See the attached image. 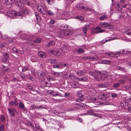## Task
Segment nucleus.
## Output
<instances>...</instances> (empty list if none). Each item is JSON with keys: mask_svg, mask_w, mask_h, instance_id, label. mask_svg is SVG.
<instances>
[{"mask_svg": "<svg viewBox=\"0 0 131 131\" xmlns=\"http://www.w3.org/2000/svg\"><path fill=\"white\" fill-rule=\"evenodd\" d=\"M69 26L67 25L64 26L62 25L61 26L60 29L62 30L60 33V35L62 37L67 36L69 35V31L67 30V28H68Z\"/></svg>", "mask_w": 131, "mask_h": 131, "instance_id": "f257e3e1", "label": "nucleus"}, {"mask_svg": "<svg viewBox=\"0 0 131 131\" xmlns=\"http://www.w3.org/2000/svg\"><path fill=\"white\" fill-rule=\"evenodd\" d=\"M59 50V49H58L57 48H54L53 50L51 51L50 53L51 54L54 55L60 53V55H64L66 51V49H64L63 50Z\"/></svg>", "mask_w": 131, "mask_h": 131, "instance_id": "f03ea898", "label": "nucleus"}, {"mask_svg": "<svg viewBox=\"0 0 131 131\" xmlns=\"http://www.w3.org/2000/svg\"><path fill=\"white\" fill-rule=\"evenodd\" d=\"M100 26L103 28L110 29L113 28V26L110 23L107 22H102L100 23Z\"/></svg>", "mask_w": 131, "mask_h": 131, "instance_id": "7ed1b4c3", "label": "nucleus"}, {"mask_svg": "<svg viewBox=\"0 0 131 131\" xmlns=\"http://www.w3.org/2000/svg\"><path fill=\"white\" fill-rule=\"evenodd\" d=\"M21 15L20 13L16 12L15 11H10L8 12L7 13V15L9 17H13L14 15L16 16H20Z\"/></svg>", "mask_w": 131, "mask_h": 131, "instance_id": "20e7f679", "label": "nucleus"}, {"mask_svg": "<svg viewBox=\"0 0 131 131\" xmlns=\"http://www.w3.org/2000/svg\"><path fill=\"white\" fill-rule=\"evenodd\" d=\"M107 97L106 93H99L98 95V98L99 99L104 101H106Z\"/></svg>", "mask_w": 131, "mask_h": 131, "instance_id": "39448f33", "label": "nucleus"}, {"mask_svg": "<svg viewBox=\"0 0 131 131\" xmlns=\"http://www.w3.org/2000/svg\"><path fill=\"white\" fill-rule=\"evenodd\" d=\"M37 9L42 14L45 15L47 13V12L44 7L40 5H39L38 6Z\"/></svg>", "mask_w": 131, "mask_h": 131, "instance_id": "423d86ee", "label": "nucleus"}, {"mask_svg": "<svg viewBox=\"0 0 131 131\" xmlns=\"http://www.w3.org/2000/svg\"><path fill=\"white\" fill-rule=\"evenodd\" d=\"M15 5L19 8H21L24 7V5L21 0H15Z\"/></svg>", "mask_w": 131, "mask_h": 131, "instance_id": "0eeeda50", "label": "nucleus"}, {"mask_svg": "<svg viewBox=\"0 0 131 131\" xmlns=\"http://www.w3.org/2000/svg\"><path fill=\"white\" fill-rule=\"evenodd\" d=\"M87 98L88 99H90V100L89 101V102H92L96 105H98V102L96 101V98L95 97H91L90 96H88Z\"/></svg>", "mask_w": 131, "mask_h": 131, "instance_id": "6e6552de", "label": "nucleus"}, {"mask_svg": "<svg viewBox=\"0 0 131 131\" xmlns=\"http://www.w3.org/2000/svg\"><path fill=\"white\" fill-rule=\"evenodd\" d=\"M8 110L10 115H12L13 117H14L15 116V112H16L15 109L8 108Z\"/></svg>", "mask_w": 131, "mask_h": 131, "instance_id": "1a4fd4ad", "label": "nucleus"}, {"mask_svg": "<svg viewBox=\"0 0 131 131\" xmlns=\"http://www.w3.org/2000/svg\"><path fill=\"white\" fill-rule=\"evenodd\" d=\"M105 31L104 30L100 29L99 27H96L94 29L95 32L96 33L102 32Z\"/></svg>", "mask_w": 131, "mask_h": 131, "instance_id": "9d476101", "label": "nucleus"}, {"mask_svg": "<svg viewBox=\"0 0 131 131\" xmlns=\"http://www.w3.org/2000/svg\"><path fill=\"white\" fill-rule=\"evenodd\" d=\"M70 84L73 88H75L78 85V82L75 80H73L70 82Z\"/></svg>", "mask_w": 131, "mask_h": 131, "instance_id": "9b49d317", "label": "nucleus"}, {"mask_svg": "<svg viewBox=\"0 0 131 131\" xmlns=\"http://www.w3.org/2000/svg\"><path fill=\"white\" fill-rule=\"evenodd\" d=\"M125 34L128 37L129 36L131 37V28L128 29L124 32Z\"/></svg>", "mask_w": 131, "mask_h": 131, "instance_id": "f8f14e48", "label": "nucleus"}, {"mask_svg": "<svg viewBox=\"0 0 131 131\" xmlns=\"http://www.w3.org/2000/svg\"><path fill=\"white\" fill-rule=\"evenodd\" d=\"M81 10L82 11L86 10L88 6L84 3H81Z\"/></svg>", "mask_w": 131, "mask_h": 131, "instance_id": "ddd939ff", "label": "nucleus"}, {"mask_svg": "<svg viewBox=\"0 0 131 131\" xmlns=\"http://www.w3.org/2000/svg\"><path fill=\"white\" fill-rule=\"evenodd\" d=\"M80 93L78 92L77 94V95L80 98L76 100V101L78 102H80L83 101V95L82 94H79Z\"/></svg>", "mask_w": 131, "mask_h": 131, "instance_id": "4468645a", "label": "nucleus"}, {"mask_svg": "<svg viewBox=\"0 0 131 131\" xmlns=\"http://www.w3.org/2000/svg\"><path fill=\"white\" fill-rule=\"evenodd\" d=\"M108 84L107 83H100L99 84L98 87L99 88H106L108 87Z\"/></svg>", "mask_w": 131, "mask_h": 131, "instance_id": "2eb2a0df", "label": "nucleus"}, {"mask_svg": "<svg viewBox=\"0 0 131 131\" xmlns=\"http://www.w3.org/2000/svg\"><path fill=\"white\" fill-rule=\"evenodd\" d=\"M86 112L84 113L81 115H91L93 113V111L92 110H85Z\"/></svg>", "mask_w": 131, "mask_h": 131, "instance_id": "dca6fc26", "label": "nucleus"}, {"mask_svg": "<svg viewBox=\"0 0 131 131\" xmlns=\"http://www.w3.org/2000/svg\"><path fill=\"white\" fill-rule=\"evenodd\" d=\"M47 62H49L51 64L56 63L57 62V60L55 59H49L47 60Z\"/></svg>", "mask_w": 131, "mask_h": 131, "instance_id": "f3484780", "label": "nucleus"}, {"mask_svg": "<svg viewBox=\"0 0 131 131\" xmlns=\"http://www.w3.org/2000/svg\"><path fill=\"white\" fill-rule=\"evenodd\" d=\"M107 54L110 57L116 58L118 57V54L116 52V53H113L112 52H109L107 53Z\"/></svg>", "mask_w": 131, "mask_h": 131, "instance_id": "a211bd4d", "label": "nucleus"}, {"mask_svg": "<svg viewBox=\"0 0 131 131\" xmlns=\"http://www.w3.org/2000/svg\"><path fill=\"white\" fill-rule=\"evenodd\" d=\"M86 71L85 70H83L82 71H79L77 72V74L79 76H83V74L85 73Z\"/></svg>", "mask_w": 131, "mask_h": 131, "instance_id": "6ab92c4d", "label": "nucleus"}, {"mask_svg": "<svg viewBox=\"0 0 131 131\" xmlns=\"http://www.w3.org/2000/svg\"><path fill=\"white\" fill-rule=\"evenodd\" d=\"M87 58L90 61H94L97 60L98 59V58L96 56H93L91 57H87Z\"/></svg>", "mask_w": 131, "mask_h": 131, "instance_id": "aec40b11", "label": "nucleus"}, {"mask_svg": "<svg viewBox=\"0 0 131 131\" xmlns=\"http://www.w3.org/2000/svg\"><path fill=\"white\" fill-rule=\"evenodd\" d=\"M110 62V61L108 60H103L99 61L100 63L104 64H108Z\"/></svg>", "mask_w": 131, "mask_h": 131, "instance_id": "412c9836", "label": "nucleus"}, {"mask_svg": "<svg viewBox=\"0 0 131 131\" xmlns=\"http://www.w3.org/2000/svg\"><path fill=\"white\" fill-rule=\"evenodd\" d=\"M33 0H27L26 4L29 6H32L33 5Z\"/></svg>", "mask_w": 131, "mask_h": 131, "instance_id": "4be33fe9", "label": "nucleus"}, {"mask_svg": "<svg viewBox=\"0 0 131 131\" xmlns=\"http://www.w3.org/2000/svg\"><path fill=\"white\" fill-rule=\"evenodd\" d=\"M38 54L39 56L41 57L45 58L46 57L45 53L42 51H39L38 53Z\"/></svg>", "mask_w": 131, "mask_h": 131, "instance_id": "5701e85b", "label": "nucleus"}, {"mask_svg": "<svg viewBox=\"0 0 131 131\" xmlns=\"http://www.w3.org/2000/svg\"><path fill=\"white\" fill-rule=\"evenodd\" d=\"M55 43V42L53 40H51L49 42L47 45L48 46H50L52 45H54Z\"/></svg>", "mask_w": 131, "mask_h": 131, "instance_id": "b1692460", "label": "nucleus"}, {"mask_svg": "<svg viewBox=\"0 0 131 131\" xmlns=\"http://www.w3.org/2000/svg\"><path fill=\"white\" fill-rule=\"evenodd\" d=\"M53 93L52 96H61V94L58 92H56L53 91L52 92Z\"/></svg>", "mask_w": 131, "mask_h": 131, "instance_id": "393cba45", "label": "nucleus"}, {"mask_svg": "<svg viewBox=\"0 0 131 131\" xmlns=\"http://www.w3.org/2000/svg\"><path fill=\"white\" fill-rule=\"evenodd\" d=\"M89 28V26L87 25H85L83 28L82 29L84 32L85 34H86L88 29Z\"/></svg>", "mask_w": 131, "mask_h": 131, "instance_id": "a878e982", "label": "nucleus"}, {"mask_svg": "<svg viewBox=\"0 0 131 131\" xmlns=\"http://www.w3.org/2000/svg\"><path fill=\"white\" fill-rule=\"evenodd\" d=\"M107 15H104L100 16L99 18V19L100 20H103L107 19Z\"/></svg>", "mask_w": 131, "mask_h": 131, "instance_id": "bb28decb", "label": "nucleus"}, {"mask_svg": "<svg viewBox=\"0 0 131 131\" xmlns=\"http://www.w3.org/2000/svg\"><path fill=\"white\" fill-rule=\"evenodd\" d=\"M19 107L22 109H24L25 111L24 104L21 102H20L19 104Z\"/></svg>", "mask_w": 131, "mask_h": 131, "instance_id": "cd10ccee", "label": "nucleus"}, {"mask_svg": "<svg viewBox=\"0 0 131 131\" xmlns=\"http://www.w3.org/2000/svg\"><path fill=\"white\" fill-rule=\"evenodd\" d=\"M116 38H117L116 37H114L113 38H111L110 39H108L107 40H105V41H101V43H105L111 40H113L115 39H116Z\"/></svg>", "mask_w": 131, "mask_h": 131, "instance_id": "c85d7f7f", "label": "nucleus"}, {"mask_svg": "<svg viewBox=\"0 0 131 131\" xmlns=\"http://www.w3.org/2000/svg\"><path fill=\"white\" fill-rule=\"evenodd\" d=\"M81 3L77 4L75 5V7L78 10H81Z\"/></svg>", "mask_w": 131, "mask_h": 131, "instance_id": "c756f323", "label": "nucleus"}, {"mask_svg": "<svg viewBox=\"0 0 131 131\" xmlns=\"http://www.w3.org/2000/svg\"><path fill=\"white\" fill-rule=\"evenodd\" d=\"M89 90L92 92L93 95L95 94L96 93V90L94 88L90 89Z\"/></svg>", "mask_w": 131, "mask_h": 131, "instance_id": "7c9ffc66", "label": "nucleus"}, {"mask_svg": "<svg viewBox=\"0 0 131 131\" xmlns=\"http://www.w3.org/2000/svg\"><path fill=\"white\" fill-rule=\"evenodd\" d=\"M47 14L51 16L54 14V13L50 10H48L47 12Z\"/></svg>", "mask_w": 131, "mask_h": 131, "instance_id": "2f4dec72", "label": "nucleus"}, {"mask_svg": "<svg viewBox=\"0 0 131 131\" xmlns=\"http://www.w3.org/2000/svg\"><path fill=\"white\" fill-rule=\"evenodd\" d=\"M53 68H57L59 69H61V68H63V67H61L59 65L55 64V65H53Z\"/></svg>", "mask_w": 131, "mask_h": 131, "instance_id": "473e14b6", "label": "nucleus"}, {"mask_svg": "<svg viewBox=\"0 0 131 131\" xmlns=\"http://www.w3.org/2000/svg\"><path fill=\"white\" fill-rule=\"evenodd\" d=\"M117 69L119 70H122L124 71H126V70L124 68H123L119 66H118L117 67Z\"/></svg>", "mask_w": 131, "mask_h": 131, "instance_id": "72a5a7b5", "label": "nucleus"}, {"mask_svg": "<svg viewBox=\"0 0 131 131\" xmlns=\"http://www.w3.org/2000/svg\"><path fill=\"white\" fill-rule=\"evenodd\" d=\"M34 42L36 43H38L40 42L41 39L39 38H37L34 41Z\"/></svg>", "mask_w": 131, "mask_h": 131, "instance_id": "f704fd0d", "label": "nucleus"}, {"mask_svg": "<svg viewBox=\"0 0 131 131\" xmlns=\"http://www.w3.org/2000/svg\"><path fill=\"white\" fill-rule=\"evenodd\" d=\"M47 1L48 4L50 5L53 4L54 2V0H47Z\"/></svg>", "mask_w": 131, "mask_h": 131, "instance_id": "c9c22d12", "label": "nucleus"}, {"mask_svg": "<svg viewBox=\"0 0 131 131\" xmlns=\"http://www.w3.org/2000/svg\"><path fill=\"white\" fill-rule=\"evenodd\" d=\"M12 0H5V3L7 5H9L11 3Z\"/></svg>", "mask_w": 131, "mask_h": 131, "instance_id": "e433bc0d", "label": "nucleus"}, {"mask_svg": "<svg viewBox=\"0 0 131 131\" xmlns=\"http://www.w3.org/2000/svg\"><path fill=\"white\" fill-rule=\"evenodd\" d=\"M46 106L45 105H40L38 106V108H45Z\"/></svg>", "mask_w": 131, "mask_h": 131, "instance_id": "4c0bfd02", "label": "nucleus"}, {"mask_svg": "<svg viewBox=\"0 0 131 131\" xmlns=\"http://www.w3.org/2000/svg\"><path fill=\"white\" fill-rule=\"evenodd\" d=\"M96 73L98 75H104V74H105L104 73L102 72V71H97L96 72Z\"/></svg>", "mask_w": 131, "mask_h": 131, "instance_id": "58836bf2", "label": "nucleus"}, {"mask_svg": "<svg viewBox=\"0 0 131 131\" xmlns=\"http://www.w3.org/2000/svg\"><path fill=\"white\" fill-rule=\"evenodd\" d=\"M84 52V50L81 48H80L78 50V52L79 53H83Z\"/></svg>", "mask_w": 131, "mask_h": 131, "instance_id": "ea45409f", "label": "nucleus"}, {"mask_svg": "<svg viewBox=\"0 0 131 131\" xmlns=\"http://www.w3.org/2000/svg\"><path fill=\"white\" fill-rule=\"evenodd\" d=\"M51 73L52 75H53L55 76H56L57 74V72H55L54 71H52L51 72Z\"/></svg>", "mask_w": 131, "mask_h": 131, "instance_id": "a19ab883", "label": "nucleus"}, {"mask_svg": "<svg viewBox=\"0 0 131 131\" xmlns=\"http://www.w3.org/2000/svg\"><path fill=\"white\" fill-rule=\"evenodd\" d=\"M119 86V83H115L113 85V87L114 88H117Z\"/></svg>", "mask_w": 131, "mask_h": 131, "instance_id": "79ce46f5", "label": "nucleus"}, {"mask_svg": "<svg viewBox=\"0 0 131 131\" xmlns=\"http://www.w3.org/2000/svg\"><path fill=\"white\" fill-rule=\"evenodd\" d=\"M29 70L28 68L27 67H24L22 68V71L23 72Z\"/></svg>", "mask_w": 131, "mask_h": 131, "instance_id": "37998d69", "label": "nucleus"}, {"mask_svg": "<svg viewBox=\"0 0 131 131\" xmlns=\"http://www.w3.org/2000/svg\"><path fill=\"white\" fill-rule=\"evenodd\" d=\"M119 83L121 84H123L125 83V80H124L121 79L119 80Z\"/></svg>", "mask_w": 131, "mask_h": 131, "instance_id": "c03bdc74", "label": "nucleus"}, {"mask_svg": "<svg viewBox=\"0 0 131 131\" xmlns=\"http://www.w3.org/2000/svg\"><path fill=\"white\" fill-rule=\"evenodd\" d=\"M86 10H89L90 12L92 13H94V10H93V9H91L89 8L88 6L87 7V9H86Z\"/></svg>", "mask_w": 131, "mask_h": 131, "instance_id": "a18cd8bd", "label": "nucleus"}, {"mask_svg": "<svg viewBox=\"0 0 131 131\" xmlns=\"http://www.w3.org/2000/svg\"><path fill=\"white\" fill-rule=\"evenodd\" d=\"M63 73L62 72H57V77H60L62 75Z\"/></svg>", "mask_w": 131, "mask_h": 131, "instance_id": "49530a36", "label": "nucleus"}, {"mask_svg": "<svg viewBox=\"0 0 131 131\" xmlns=\"http://www.w3.org/2000/svg\"><path fill=\"white\" fill-rule=\"evenodd\" d=\"M55 22L56 21L54 19H52L50 21L49 23L51 24H54Z\"/></svg>", "mask_w": 131, "mask_h": 131, "instance_id": "de8ad7c7", "label": "nucleus"}, {"mask_svg": "<svg viewBox=\"0 0 131 131\" xmlns=\"http://www.w3.org/2000/svg\"><path fill=\"white\" fill-rule=\"evenodd\" d=\"M77 77H76L73 74H72V76L71 77V79H77Z\"/></svg>", "mask_w": 131, "mask_h": 131, "instance_id": "09e8293b", "label": "nucleus"}, {"mask_svg": "<svg viewBox=\"0 0 131 131\" xmlns=\"http://www.w3.org/2000/svg\"><path fill=\"white\" fill-rule=\"evenodd\" d=\"M4 130V127L3 125H1L0 126V130L1 131H3Z\"/></svg>", "mask_w": 131, "mask_h": 131, "instance_id": "8fccbe9b", "label": "nucleus"}, {"mask_svg": "<svg viewBox=\"0 0 131 131\" xmlns=\"http://www.w3.org/2000/svg\"><path fill=\"white\" fill-rule=\"evenodd\" d=\"M124 51L123 50H122L121 51H118V52H116V53L118 54V56H119V54H123V52Z\"/></svg>", "mask_w": 131, "mask_h": 131, "instance_id": "3c124183", "label": "nucleus"}, {"mask_svg": "<svg viewBox=\"0 0 131 131\" xmlns=\"http://www.w3.org/2000/svg\"><path fill=\"white\" fill-rule=\"evenodd\" d=\"M88 80L87 78L84 77L83 78H81V81H87Z\"/></svg>", "mask_w": 131, "mask_h": 131, "instance_id": "603ef678", "label": "nucleus"}, {"mask_svg": "<svg viewBox=\"0 0 131 131\" xmlns=\"http://www.w3.org/2000/svg\"><path fill=\"white\" fill-rule=\"evenodd\" d=\"M7 59L6 57H4L3 58V59L2 60V61L3 62L5 63L7 62Z\"/></svg>", "mask_w": 131, "mask_h": 131, "instance_id": "864d4df0", "label": "nucleus"}, {"mask_svg": "<svg viewBox=\"0 0 131 131\" xmlns=\"http://www.w3.org/2000/svg\"><path fill=\"white\" fill-rule=\"evenodd\" d=\"M72 74L71 73L68 74L66 75V77L67 78H70L72 76Z\"/></svg>", "mask_w": 131, "mask_h": 131, "instance_id": "5fc2aeb1", "label": "nucleus"}, {"mask_svg": "<svg viewBox=\"0 0 131 131\" xmlns=\"http://www.w3.org/2000/svg\"><path fill=\"white\" fill-rule=\"evenodd\" d=\"M12 50L15 52L18 53V50L16 48H13L12 49Z\"/></svg>", "mask_w": 131, "mask_h": 131, "instance_id": "6e6d98bb", "label": "nucleus"}, {"mask_svg": "<svg viewBox=\"0 0 131 131\" xmlns=\"http://www.w3.org/2000/svg\"><path fill=\"white\" fill-rule=\"evenodd\" d=\"M14 101V105L15 106H16L18 104V102L16 99H15Z\"/></svg>", "mask_w": 131, "mask_h": 131, "instance_id": "4d7b16f0", "label": "nucleus"}, {"mask_svg": "<svg viewBox=\"0 0 131 131\" xmlns=\"http://www.w3.org/2000/svg\"><path fill=\"white\" fill-rule=\"evenodd\" d=\"M68 4H70L72 3L75 0H66Z\"/></svg>", "mask_w": 131, "mask_h": 131, "instance_id": "13d9d810", "label": "nucleus"}, {"mask_svg": "<svg viewBox=\"0 0 131 131\" xmlns=\"http://www.w3.org/2000/svg\"><path fill=\"white\" fill-rule=\"evenodd\" d=\"M23 12L25 14H27L28 13V11L27 9H23Z\"/></svg>", "mask_w": 131, "mask_h": 131, "instance_id": "bf43d9fd", "label": "nucleus"}, {"mask_svg": "<svg viewBox=\"0 0 131 131\" xmlns=\"http://www.w3.org/2000/svg\"><path fill=\"white\" fill-rule=\"evenodd\" d=\"M36 18L37 20V21H39L40 20L41 18L39 16H37L36 17Z\"/></svg>", "mask_w": 131, "mask_h": 131, "instance_id": "052dcab7", "label": "nucleus"}, {"mask_svg": "<svg viewBox=\"0 0 131 131\" xmlns=\"http://www.w3.org/2000/svg\"><path fill=\"white\" fill-rule=\"evenodd\" d=\"M117 96V95L115 93H113L112 94V97H115Z\"/></svg>", "mask_w": 131, "mask_h": 131, "instance_id": "680f3d73", "label": "nucleus"}, {"mask_svg": "<svg viewBox=\"0 0 131 131\" xmlns=\"http://www.w3.org/2000/svg\"><path fill=\"white\" fill-rule=\"evenodd\" d=\"M117 6H116V9L118 10H120L121 9V8H119V4H117Z\"/></svg>", "mask_w": 131, "mask_h": 131, "instance_id": "e2e57ef3", "label": "nucleus"}, {"mask_svg": "<svg viewBox=\"0 0 131 131\" xmlns=\"http://www.w3.org/2000/svg\"><path fill=\"white\" fill-rule=\"evenodd\" d=\"M31 107H32L33 109L34 108H38V106H35V105H32L31 106Z\"/></svg>", "mask_w": 131, "mask_h": 131, "instance_id": "0e129e2a", "label": "nucleus"}, {"mask_svg": "<svg viewBox=\"0 0 131 131\" xmlns=\"http://www.w3.org/2000/svg\"><path fill=\"white\" fill-rule=\"evenodd\" d=\"M17 53L19 54H23L24 53V52L23 51H18Z\"/></svg>", "mask_w": 131, "mask_h": 131, "instance_id": "69168bd1", "label": "nucleus"}, {"mask_svg": "<svg viewBox=\"0 0 131 131\" xmlns=\"http://www.w3.org/2000/svg\"><path fill=\"white\" fill-rule=\"evenodd\" d=\"M80 18H79V19L83 21L84 20V18L81 16H80L79 17Z\"/></svg>", "mask_w": 131, "mask_h": 131, "instance_id": "338daca9", "label": "nucleus"}, {"mask_svg": "<svg viewBox=\"0 0 131 131\" xmlns=\"http://www.w3.org/2000/svg\"><path fill=\"white\" fill-rule=\"evenodd\" d=\"M9 104L11 105H14V102L13 101H11L10 102Z\"/></svg>", "mask_w": 131, "mask_h": 131, "instance_id": "774afa93", "label": "nucleus"}]
</instances>
